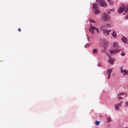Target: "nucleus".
<instances>
[{
	"label": "nucleus",
	"instance_id": "nucleus-1",
	"mask_svg": "<svg viewBox=\"0 0 128 128\" xmlns=\"http://www.w3.org/2000/svg\"><path fill=\"white\" fill-rule=\"evenodd\" d=\"M101 19L102 21L109 22L110 20V17L109 15H107L106 13L105 12L102 14Z\"/></svg>",
	"mask_w": 128,
	"mask_h": 128
},
{
	"label": "nucleus",
	"instance_id": "nucleus-2",
	"mask_svg": "<svg viewBox=\"0 0 128 128\" xmlns=\"http://www.w3.org/2000/svg\"><path fill=\"white\" fill-rule=\"evenodd\" d=\"M127 94L125 92H120L118 95V98L119 100H122L126 97Z\"/></svg>",
	"mask_w": 128,
	"mask_h": 128
},
{
	"label": "nucleus",
	"instance_id": "nucleus-3",
	"mask_svg": "<svg viewBox=\"0 0 128 128\" xmlns=\"http://www.w3.org/2000/svg\"><path fill=\"white\" fill-rule=\"evenodd\" d=\"M99 4L100 6L102 7L106 6L107 4L105 1L103 0H98Z\"/></svg>",
	"mask_w": 128,
	"mask_h": 128
},
{
	"label": "nucleus",
	"instance_id": "nucleus-4",
	"mask_svg": "<svg viewBox=\"0 0 128 128\" xmlns=\"http://www.w3.org/2000/svg\"><path fill=\"white\" fill-rule=\"evenodd\" d=\"M123 68L121 67L120 68V72L124 76L127 75L128 74V71L126 70H123Z\"/></svg>",
	"mask_w": 128,
	"mask_h": 128
},
{
	"label": "nucleus",
	"instance_id": "nucleus-5",
	"mask_svg": "<svg viewBox=\"0 0 128 128\" xmlns=\"http://www.w3.org/2000/svg\"><path fill=\"white\" fill-rule=\"evenodd\" d=\"M122 101H121L119 103L115 105V109L116 110H118L120 109L119 107H121L122 106Z\"/></svg>",
	"mask_w": 128,
	"mask_h": 128
},
{
	"label": "nucleus",
	"instance_id": "nucleus-6",
	"mask_svg": "<svg viewBox=\"0 0 128 128\" xmlns=\"http://www.w3.org/2000/svg\"><path fill=\"white\" fill-rule=\"evenodd\" d=\"M94 28H96L95 27L93 26L92 25H90V27L89 29V31L90 32L93 34L95 32L94 30H95Z\"/></svg>",
	"mask_w": 128,
	"mask_h": 128
},
{
	"label": "nucleus",
	"instance_id": "nucleus-7",
	"mask_svg": "<svg viewBox=\"0 0 128 128\" xmlns=\"http://www.w3.org/2000/svg\"><path fill=\"white\" fill-rule=\"evenodd\" d=\"M121 40L122 41L126 44H127L128 43V40L127 38L124 36L122 37Z\"/></svg>",
	"mask_w": 128,
	"mask_h": 128
},
{
	"label": "nucleus",
	"instance_id": "nucleus-8",
	"mask_svg": "<svg viewBox=\"0 0 128 128\" xmlns=\"http://www.w3.org/2000/svg\"><path fill=\"white\" fill-rule=\"evenodd\" d=\"M103 34L105 36H108L109 35V32L107 29H104L103 30Z\"/></svg>",
	"mask_w": 128,
	"mask_h": 128
},
{
	"label": "nucleus",
	"instance_id": "nucleus-9",
	"mask_svg": "<svg viewBox=\"0 0 128 128\" xmlns=\"http://www.w3.org/2000/svg\"><path fill=\"white\" fill-rule=\"evenodd\" d=\"M124 11L123 7H120L118 10V12L119 14H120Z\"/></svg>",
	"mask_w": 128,
	"mask_h": 128
},
{
	"label": "nucleus",
	"instance_id": "nucleus-10",
	"mask_svg": "<svg viewBox=\"0 0 128 128\" xmlns=\"http://www.w3.org/2000/svg\"><path fill=\"white\" fill-rule=\"evenodd\" d=\"M108 62L111 64L113 65L114 64V59L110 58L108 60Z\"/></svg>",
	"mask_w": 128,
	"mask_h": 128
},
{
	"label": "nucleus",
	"instance_id": "nucleus-11",
	"mask_svg": "<svg viewBox=\"0 0 128 128\" xmlns=\"http://www.w3.org/2000/svg\"><path fill=\"white\" fill-rule=\"evenodd\" d=\"M120 51V50H111L110 51V52L111 54H115L118 53Z\"/></svg>",
	"mask_w": 128,
	"mask_h": 128
},
{
	"label": "nucleus",
	"instance_id": "nucleus-12",
	"mask_svg": "<svg viewBox=\"0 0 128 128\" xmlns=\"http://www.w3.org/2000/svg\"><path fill=\"white\" fill-rule=\"evenodd\" d=\"M112 34L114 38H116L117 36L115 31H113V32Z\"/></svg>",
	"mask_w": 128,
	"mask_h": 128
},
{
	"label": "nucleus",
	"instance_id": "nucleus-13",
	"mask_svg": "<svg viewBox=\"0 0 128 128\" xmlns=\"http://www.w3.org/2000/svg\"><path fill=\"white\" fill-rule=\"evenodd\" d=\"M123 7L124 11L126 12L128 11V6H124Z\"/></svg>",
	"mask_w": 128,
	"mask_h": 128
},
{
	"label": "nucleus",
	"instance_id": "nucleus-14",
	"mask_svg": "<svg viewBox=\"0 0 128 128\" xmlns=\"http://www.w3.org/2000/svg\"><path fill=\"white\" fill-rule=\"evenodd\" d=\"M94 12L95 14H98L100 12V11L97 9H95L94 10Z\"/></svg>",
	"mask_w": 128,
	"mask_h": 128
},
{
	"label": "nucleus",
	"instance_id": "nucleus-15",
	"mask_svg": "<svg viewBox=\"0 0 128 128\" xmlns=\"http://www.w3.org/2000/svg\"><path fill=\"white\" fill-rule=\"evenodd\" d=\"M93 8L95 9L98 8V6L96 4H94L93 5Z\"/></svg>",
	"mask_w": 128,
	"mask_h": 128
},
{
	"label": "nucleus",
	"instance_id": "nucleus-16",
	"mask_svg": "<svg viewBox=\"0 0 128 128\" xmlns=\"http://www.w3.org/2000/svg\"><path fill=\"white\" fill-rule=\"evenodd\" d=\"M112 69H108L107 71V73L108 74V75H110L112 72Z\"/></svg>",
	"mask_w": 128,
	"mask_h": 128
},
{
	"label": "nucleus",
	"instance_id": "nucleus-17",
	"mask_svg": "<svg viewBox=\"0 0 128 128\" xmlns=\"http://www.w3.org/2000/svg\"><path fill=\"white\" fill-rule=\"evenodd\" d=\"M114 46L115 48H118L119 47V45L118 43L116 42H114Z\"/></svg>",
	"mask_w": 128,
	"mask_h": 128
},
{
	"label": "nucleus",
	"instance_id": "nucleus-18",
	"mask_svg": "<svg viewBox=\"0 0 128 128\" xmlns=\"http://www.w3.org/2000/svg\"><path fill=\"white\" fill-rule=\"evenodd\" d=\"M108 3L111 5L112 4L114 3V1L112 0H107Z\"/></svg>",
	"mask_w": 128,
	"mask_h": 128
},
{
	"label": "nucleus",
	"instance_id": "nucleus-19",
	"mask_svg": "<svg viewBox=\"0 0 128 128\" xmlns=\"http://www.w3.org/2000/svg\"><path fill=\"white\" fill-rule=\"evenodd\" d=\"M98 52V50L96 49H95L93 50L92 52L94 54H96Z\"/></svg>",
	"mask_w": 128,
	"mask_h": 128
},
{
	"label": "nucleus",
	"instance_id": "nucleus-20",
	"mask_svg": "<svg viewBox=\"0 0 128 128\" xmlns=\"http://www.w3.org/2000/svg\"><path fill=\"white\" fill-rule=\"evenodd\" d=\"M90 43H87L85 46L84 47L86 48H87L90 46Z\"/></svg>",
	"mask_w": 128,
	"mask_h": 128
},
{
	"label": "nucleus",
	"instance_id": "nucleus-21",
	"mask_svg": "<svg viewBox=\"0 0 128 128\" xmlns=\"http://www.w3.org/2000/svg\"><path fill=\"white\" fill-rule=\"evenodd\" d=\"M110 26V24H105L104 26H103V28H104L108 27Z\"/></svg>",
	"mask_w": 128,
	"mask_h": 128
},
{
	"label": "nucleus",
	"instance_id": "nucleus-22",
	"mask_svg": "<svg viewBox=\"0 0 128 128\" xmlns=\"http://www.w3.org/2000/svg\"><path fill=\"white\" fill-rule=\"evenodd\" d=\"M100 122L99 121H96V122L95 124L96 125L98 126L100 125Z\"/></svg>",
	"mask_w": 128,
	"mask_h": 128
},
{
	"label": "nucleus",
	"instance_id": "nucleus-23",
	"mask_svg": "<svg viewBox=\"0 0 128 128\" xmlns=\"http://www.w3.org/2000/svg\"><path fill=\"white\" fill-rule=\"evenodd\" d=\"M107 119H108V122H110L112 121V120L110 118H107Z\"/></svg>",
	"mask_w": 128,
	"mask_h": 128
},
{
	"label": "nucleus",
	"instance_id": "nucleus-24",
	"mask_svg": "<svg viewBox=\"0 0 128 128\" xmlns=\"http://www.w3.org/2000/svg\"><path fill=\"white\" fill-rule=\"evenodd\" d=\"M90 20L92 23H96L95 21L94 20Z\"/></svg>",
	"mask_w": 128,
	"mask_h": 128
},
{
	"label": "nucleus",
	"instance_id": "nucleus-25",
	"mask_svg": "<svg viewBox=\"0 0 128 128\" xmlns=\"http://www.w3.org/2000/svg\"><path fill=\"white\" fill-rule=\"evenodd\" d=\"M125 106L126 107H128V102H125Z\"/></svg>",
	"mask_w": 128,
	"mask_h": 128
},
{
	"label": "nucleus",
	"instance_id": "nucleus-26",
	"mask_svg": "<svg viewBox=\"0 0 128 128\" xmlns=\"http://www.w3.org/2000/svg\"><path fill=\"white\" fill-rule=\"evenodd\" d=\"M126 55L125 53L124 52H122L121 54V55L122 56H124Z\"/></svg>",
	"mask_w": 128,
	"mask_h": 128
},
{
	"label": "nucleus",
	"instance_id": "nucleus-27",
	"mask_svg": "<svg viewBox=\"0 0 128 128\" xmlns=\"http://www.w3.org/2000/svg\"><path fill=\"white\" fill-rule=\"evenodd\" d=\"M94 28L95 30H96L97 32L98 33H99V31L98 29V28Z\"/></svg>",
	"mask_w": 128,
	"mask_h": 128
},
{
	"label": "nucleus",
	"instance_id": "nucleus-28",
	"mask_svg": "<svg viewBox=\"0 0 128 128\" xmlns=\"http://www.w3.org/2000/svg\"><path fill=\"white\" fill-rule=\"evenodd\" d=\"M86 36H87L88 38H87V39H88V41L89 42H90V39L89 37V36H88V35H86Z\"/></svg>",
	"mask_w": 128,
	"mask_h": 128
},
{
	"label": "nucleus",
	"instance_id": "nucleus-29",
	"mask_svg": "<svg viewBox=\"0 0 128 128\" xmlns=\"http://www.w3.org/2000/svg\"><path fill=\"white\" fill-rule=\"evenodd\" d=\"M125 18L127 20H128V14L125 17Z\"/></svg>",
	"mask_w": 128,
	"mask_h": 128
},
{
	"label": "nucleus",
	"instance_id": "nucleus-30",
	"mask_svg": "<svg viewBox=\"0 0 128 128\" xmlns=\"http://www.w3.org/2000/svg\"><path fill=\"white\" fill-rule=\"evenodd\" d=\"M110 75H108V76L107 78L108 79H109L110 78Z\"/></svg>",
	"mask_w": 128,
	"mask_h": 128
},
{
	"label": "nucleus",
	"instance_id": "nucleus-31",
	"mask_svg": "<svg viewBox=\"0 0 128 128\" xmlns=\"http://www.w3.org/2000/svg\"><path fill=\"white\" fill-rule=\"evenodd\" d=\"M110 14V12H107V15H109Z\"/></svg>",
	"mask_w": 128,
	"mask_h": 128
},
{
	"label": "nucleus",
	"instance_id": "nucleus-32",
	"mask_svg": "<svg viewBox=\"0 0 128 128\" xmlns=\"http://www.w3.org/2000/svg\"><path fill=\"white\" fill-rule=\"evenodd\" d=\"M114 9H111L110 10V11H112V12H113L114 11Z\"/></svg>",
	"mask_w": 128,
	"mask_h": 128
},
{
	"label": "nucleus",
	"instance_id": "nucleus-33",
	"mask_svg": "<svg viewBox=\"0 0 128 128\" xmlns=\"http://www.w3.org/2000/svg\"><path fill=\"white\" fill-rule=\"evenodd\" d=\"M18 31L20 32L21 31V30L20 29V28H19L18 29Z\"/></svg>",
	"mask_w": 128,
	"mask_h": 128
},
{
	"label": "nucleus",
	"instance_id": "nucleus-34",
	"mask_svg": "<svg viewBox=\"0 0 128 128\" xmlns=\"http://www.w3.org/2000/svg\"><path fill=\"white\" fill-rule=\"evenodd\" d=\"M108 31L109 32V34H110V32L111 31V30H110L109 31Z\"/></svg>",
	"mask_w": 128,
	"mask_h": 128
},
{
	"label": "nucleus",
	"instance_id": "nucleus-35",
	"mask_svg": "<svg viewBox=\"0 0 128 128\" xmlns=\"http://www.w3.org/2000/svg\"><path fill=\"white\" fill-rule=\"evenodd\" d=\"M125 128H128V127H126Z\"/></svg>",
	"mask_w": 128,
	"mask_h": 128
},
{
	"label": "nucleus",
	"instance_id": "nucleus-36",
	"mask_svg": "<svg viewBox=\"0 0 128 128\" xmlns=\"http://www.w3.org/2000/svg\"><path fill=\"white\" fill-rule=\"evenodd\" d=\"M106 50V48H104V50Z\"/></svg>",
	"mask_w": 128,
	"mask_h": 128
},
{
	"label": "nucleus",
	"instance_id": "nucleus-37",
	"mask_svg": "<svg viewBox=\"0 0 128 128\" xmlns=\"http://www.w3.org/2000/svg\"><path fill=\"white\" fill-rule=\"evenodd\" d=\"M97 1H98V0H96V2H97Z\"/></svg>",
	"mask_w": 128,
	"mask_h": 128
},
{
	"label": "nucleus",
	"instance_id": "nucleus-38",
	"mask_svg": "<svg viewBox=\"0 0 128 128\" xmlns=\"http://www.w3.org/2000/svg\"><path fill=\"white\" fill-rule=\"evenodd\" d=\"M98 66H100V64H99L98 65Z\"/></svg>",
	"mask_w": 128,
	"mask_h": 128
}]
</instances>
